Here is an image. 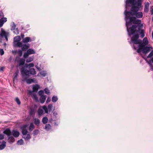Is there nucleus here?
<instances>
[{
  "instance_id": "obj_1",
  "label": "nucleus",
  "mask_w": 153,
  "mask_h": 153,
  "mask_svg": "<svg viewBox=\"0 0 153 153\" xmlns=\"http://www.w3.org/2000/svg\"><path fill=\"white\" fill-rule=\"evenodd\" d=\"M130 20L131 22H132L133 24L137 25H133L129 30L127 28L128 31L131 34L133 35L131 38V40L134 44H140L142 42V41L138 39L139 34H140V37L142 38L145 36L144 30L142 29L143 25L141 23V21L140 20L136 19L135 17H130Z\"/></svg>"
},
{
  "instance_id": "obj_2",
  "label": "nucleus",
  "mask_w": 153,
  "mask_h": 153,
  "mask_svg": "<svg viewBox=\"0 0 153 153\" xmlns=\"http://www.w3.org/2000/svg\"><path fill=\"white\" fill-rule=\"evenodd\" d=\"M142 0H129L128 2L133 5L130 12L125 11V13L126 17H129L130 15H135L138 18H141L143 16V13L141 12H137L141 7Z\"/></svg>"
},
{
  "instance_id": "obj_3",
  "label": "nucleus",
  "mask_w": 153,
  "mask_h": 153,
  "mask_svg": "<svg viewBox=\"0 0 153 153\" xmlns=\"http://www.w3.org/2000/svg\"><path fill=\"white\" fill-rule=\"evenodd\" d=\"M141 43V42L138 45V49H137L135 46H134V48L137 50V52L140 53L142 52L144 54H146L152 50V46L145 47L149 44V41L147 37H145L143 40L142 43Z\"/></svg>"
},
{
  "instance_id": "obj_4",
  "label": "nucleus",
  "mask_w": 153,
  "mask_h": 153,
  "mask_svg": "<svg viewBox=\"0 0 153 153\" xmlns=\"http://www.w3.org/2000/svg\"><path fill=\"white\" fill-rule=\"evenodd\" d=\"M21 71L22 76L24 77L25 76H27L28 77L30 74L35 75L36 73V71L34 68H31L30 71H28L23 68L21 69Z\"/></svg>"
},
{
  "instance_id": "obj_5",
  "label": "nucleus",
  "mask_w": 153,
  "mask_h": 153,
  "mask_svg": "<svg viewBox=\"0 0 153 153\" xmlns=\"http://www.w3.org/2000/svg\"><path fill=\"white\" fill-rule=\"evenodd\" d=\"M21 40L20 37L17 36L14 38L13 44L14 46H18L19 47H22V43L19 42Z\"/></svg>"
},
{
  "instance_id": "obj_6",
  "label": "nucleus",
  "mask_w": 153,
  "mask_h": 153,
  "mask_svg": "<svg viewBox=\"0 0 153 153\" xmlns=\"http://www.w3.org/2000/svg\"><path fill=\"white\" fill-rule=\"evenodd\" d=\"M35 53L34 50L32 49H29L27 50V52L24 54V58H27L29 55L34 54Z\"/></svg>"
},
{
  "instance_id": "obj_7",
  "label": "nucleus",
  "mask_w": 153,
  "mask_h": 153,
  "mask_svg": "<svg viewBox=\"0 0 153 153\" xmlns=\"http://www.w3.org/2000/svg\"><path fill=\"white\" fill-rule=\"evenodd\" d=\"M52 107V105L50 104L48 106V108L46 106H43L42 107V108L44 110L45 113H47L48 111H50L51 110Z\"/></svg>"
},
{
  "instance_id": "obj_8",
  "label": "nucleus",
  "mask_w": 153,
  "mask_h": 153,
  "mask_svg": "<svg viewBox=\"0 0 153 153\" xmlns=\"http://www.w3.org/2000/svg\"><path fill=\"white\" fill-rule=\"evenodd\" d=\"M27 76H25L24 77H23L24 78L23 80H26L27 83L28 84H30L32 82H36V80L35 79H26V77Z\"/></svg>"
},
{
  "instance_id": "obj_9",
  "label": "nucleus",
  "mask_w": 153,
  "mask_h": 153,
  "mask_svg": "<svg viewBox=\"0 0 153 153\" xmlns=\"http://www.w3.org/2000/svg\"><path fill=\"white\" fill-rule=\"evenodd\" d=\"M27 125H24L22 128V132L23 136L26 135L27 133V130L26 129V128L27 127Z\"/></svg>"
},
{
  "instance_id": "obj_10",
  "label": "nucleus",
  "mask_w": 153,
  "mask_h": 153,
  "mask_svg": "<svg viewBox=\"0 0 153 153\" xmlns=\"http://www.w3.org/2000/svg\"><path fill=\"white\" fill-rule=\"evenodd\" d=\"M12 135L15 137H18L19 135V132L15 130H13L12 131Z\"/></svg>"
},
{
  "instance_id": "obj_11",
  "label": "nucleus",
  "mask_w": 153,
  "mask_h": 153,
  "mask_svg": "<svg viewBox=\"0 0 153 153\" xmlns=\"http://www.w3.org/2000/svg\"><path fill=\"white\" fill-rule=\"evenodd\" d=\"M7 21V19L6 18L3 17L0 19V27H2L4 23Z\"/></svg>"
},
{
  "instance_id": "obj_12",
  "label": "nucleus",
  "mask_w": 153,
  "mask_h": 153,
  "mask_svg": "<svg viewBox=\"0 0 153 153\" xmlns=\"http://www.w3.org/2000/svg\"><path fill=\"white\" fill-rule=\"evenodd\" d=\"M149 3L147 2L145 4L144 11L146 12H148L149 10Z\"/></svg>"
},
{
  "instance_id": "obj_13",
  "label": "nucleus",
  "mask_w": 153,
  "mask_h": 153,
  "mask_svg": "<svg viewBox=\"0 0 153 153\" xmlns=\"http://www.w3.org/2000/svg\"><path fill=\"white\" fill-rule=\"evenodd\" d=\"M3 133L8 136L10 135L11 133L10 130L9 128L5 129L3 131Z\"/></svg>"
},
{
  "instance_id": "obj_14",
  "label": "nucleus",
  "mask_w": 153,
  "mask_h": 153,
  "mask_svg": "<svg viewBox=\"0 0 153 153\" xmlns=\"http://www.w3.org/2000/svg\"><path fill=\"white\" fill-rule=\"evenodd\" d=\"M31 41V39L30 37H27L23 39L22 40V42L24 43H26L28 42H29Z\"/></svg>"
},
{
  "instance_id": "obj_15",
  "label": "nucleus",
  "mask_w": 153,
  "mask_h": 153,
  "mask_svg": "<svg viewBox=\"0 0 153 153\" xmlns=\"http://www.w3.org/2000/svg\"><path fill=\"white\" fill-rule=\"evenodd\" d=\"M6 146V142L4 141L2 142L1 144L0 145V150L3 149Z\"/></svg>"
},
{
  "instance_id": "obj_16",
  "label": "nucleus",
  "mask_w": 153,
  "mask_h": 153,
  "mask_svg": "<svg viewBox=\"0 0 153 153\" xmlns=\"http://www.w3.org/2000/svg\"><path fill=\"white\" fill-rule=\"evenodd\" d=\"M46 96L42 95L41 96L40 98V102L42 103H43L45 101L46 99Z\"/></svg>"
},
{
  "instance_id": "obj_17",
  "label": "nucleus",
  "mask_w": 153,
  "mask_h": 153,
  "mask_svg": "<svg viewBox=\"0 0 153 153\" xmlns=\"http://www.w3.org/2000/svg\"><path fill=\"white\" fill-rule=\"evenodd\" d=\"M29 47V46L26 44H24L23 45L22 44V47H21V48H22V51H24L27 50Z\"/></svg>"
},
{
  "instance_id": "obj_18",
  "label": "nucleus",
  "mask_w": 153,
  "mask_h": 153,
  "mask_svg": "<svg viewBox=\"0 0 153 153\" xmlns=\"http://www.w3.org/2000/svg\"><path fill=\"white\" fill-rule=\"evenodd\" d=\"M0 35L1 37H4L5 36L7 35V33L5 31L1 30Z\"/></svg>"
},
{
  "instance_id": "obj_19",
  "label": "nucleus",
  "mask_w": 153,
  "mask_h": 153,
  "mask_svg": "<svg viewBox=\"0 0 153 153\" xmlns=\"http://www.w3.org/2000/svg\"><path fill=\"white\" fill-rule=\"evenodd\" d=\"M39 86L37 85L33 86V91H37L39 88Z\"/></svg>"
},
{
  "instance_id": "obj_20",
  "label": "nucleus",
  "mask_w": 153,
  "mask_h": 153,
  "mask_svg": "<svg viewBox=\"0 0 153 153\" xmlns=\"http://www.w3.org/2000/svg\"><path fill=\"white\" fill-rule=\"evenodd\" d=\"M23 138H24L25 140H27L30 138V136L29 134H28L23 136Z\"/></svg>"
},
{
  "instance_id": "obj_21",
  "label": "nucleus",
  "mask_w": 153,
  "mask_h": 153,
  "mask_svg": "<svg viewBox=\"0 0 153 153\" xmlns=\"http://www.w3.org/2000/svg\"><path fill=\"white\" fill-rule=\"evenodd\" d=\"M8 141L9 143H13L15 141V139L13 137H10L8 138Z\"/></svg>"
},
{
  "instance_id": "obj_22",
  "label": "nucleus",
  "mask_w": 153,
  "mask_h": 153,
  "mask_svg": "<svg viewBox=\"0 0 153 153\" xmlns=\"http://www.w3.org/2000/svg\"><path fill=\"white\" fill-rule=\"evenodd\" d=\"M34 123L36 125H38L40 123V120L38 119L35 118L34 119Z\"/></svg>"
},
{
  "instance_id": "obj_23",
  "label": "nucleus",
  "mask_w": 153,
  "mask_h": 153,
  "mask_svg": "<svg viewBox=\"0 0 153 153\" xmlns=\"http://www.w3.org/2000/svg\"><path fill=\"white\" fill-rule=\"evenodd\" d=\"M25 60L22 59H20L19 61V65H23L25 63Z\"/></svg>"
},
{
  "instance_id": "obj_24",
  "label": "nucleus",
  "mask_w": 153,
  "mask_h": 153,
  "mask_svg": "<svg viewBox=\"0 0 153 153\" xmlns=\"http://www.w3.org/2000/svg\"><path fill=\"white\" fill-rule=\"evenodd\" d=\"M38 114L39 115H42L43 112V111L42 109L40 107L38 111Z\"/></svg>"
},
{
  "instance_id": "obj_25",
  "label": "nucleus",
  "mask_w": 153,
  "mask_h": 153,
  "mask_svg": "<svg viewBox=\"0 0 153 153\" xmlns=\"http://www.w3.org/2000/svg\"><path fill=\"white\" fill-rule=\"evenodd\" d=\"M48 119L46 117H43L42 120V122L44 124L48 122Z\"/></svg>"
},
{
  "instance_id": "obj_26",
  "label": "nucleus",
  "mask_w": 153,
  "mask_h": 153,
  "mask_svg": "<svg viewBox=\"0 0 153 153\" xmlns=\"http://www.w3.org/2000/svg\"><path fill=\"white\" fill-rule=\"evenodd\" d=\"M34 128V126L33 123H31L29 127V129L30 131H31Z\"/></svg>"
},
{
  "instance_id": "obj_27",
  "label": "nucleus",
  "mask_w": 153,
  "mask_h": 153,
  "mask_svg": "<svg viewBox=\"0 0 153 153\" xmlns=\"http://www.w3.org/2000/svg\"><path fill=\"white\" fill-rule=\"evenodd\" d=\"M34 59V57L33 56H32L31 57H30L27 59L26 60L27 62H29L32 61Z\"/></svg>"
},
{
  "instance_id": "obj_28",
  "label": "nucleus",
  "mask_w": 153,
  "mask_h": 153,
  "mask_svg": "<svg viewBox=\"0 0 153 153\" xmlns=\"http://www.w3.org/2000/svg\"><path fill=\"white\" fill-rule=\"evenodd\" d=\"M151 51V50L150 51ZM153 56V49L151 50V52L149 53L148 56H147V58H151Z\"/></svg>"
},
{
  "instance_id": "obj_29",
  "label": "nucleus",
  "mask_w": 153,
  "mask_h": 153,
  "mask_svg": "<svg viewBox=\"0 0 153 153\" xmlns=\"http://www.w3.org/2000/svg\"><path fill=\"white\" fill-rule=\"evenodd\" d=\"M16 25L14 23H13L11 25V30H13L16 28Z\"/></svg>"
},
{
  "instance_id": "obj_30",
  "label": "nucleus",
  "mask_w": 153,
  "mask_h": 153,
  "mask_svg": "<svg viewBox=\"0 0 153 153\" xmlns=\"http://www.w3.org/2000/svg\"><path fill=\"white\" fill-rule=\"evenodd\" d=\"M23 141L22 139H20L18 140L17 143V144L19 145H21L23 144Z\"/></svg>"
},
{
  "instance_id": "obj_31",
  "label": "nucleus",
  "mask_w": 153,
  "mask_h": 153,
  "mask_svg": "<svg viewBox=\"0 0 153 153\" xmlns=\"http://www.w3.org/2000/svg\"><path fill=\"white\" fill-rule=\"evenodd\" d=\"M40 74L43 76H46V73L45 71H42L40 72Z\"/></svg>"
},
{
  "instance_id": "obj_32",
  "label": "nucleus",
  "mask_w": 153,
  "mask_h": 153,
  "mask_svg": "<svg viewBox=\"0 0 153 153\" xmlns=\"http://www.w3.org/2000/svg\"><path fill=\"white\" fill-rule=\"evenodd\" d=\"M58 100V98L56 96H53L52 98V101L53 102H55Z\"/></svg>"
},
{
  "instance_id": "obj_33",
  "label": "nucleus",
  "mask_w": 153,
  "mask_h": 153,
  "mask_svg": "<svg viewBox=\"0 0 153 153\" xmlns=\"http://www.w3.org/2000/svg\"><path fill=\"white\" fill-rule=\"evenodd\" d=\"M32 97L34 99V100L36 101H37L38 100V98L37 97L36 95L35 94H33L32 95Z\"/></svg>"
},
{
  "instance_id": "obj_34",
  "label": "nucleus",
  "mask_w": 153,
  "mask_h": 153,
  "mask_svg": "<svg viewBox=\"0 0 153 153\" xmlns=\"http://www.w3.org/2000/svg\"><path fill=\"white\" fill-rule=\"evenodd\" d=\"M147 62L150 65V66L152 67V66L151 65V62L153 63V57L149 61H147Z\"/></svg>"
},
{
  "instance_id": "obj_35",
  "label": "nucleus",
  "mask_w": 153,
  "mask_h": 153,
  "mask_svg": "<svg viewBox=\"0 0 153 153\" xmlns=\"http://www.w3.org/2000/svg\"><path fill=\"white\" fill-rule=\"evenodd\" d=\"M13 33L16 35H17L19 34V30L18 28H16L15 29L13 30Z\"/></svg>"
},
{
  "instance_id": "obj_36",
  "label": "nucleus",
  "mask_w": 153,
  "mask_h": 153,
  "mask_svg": "<svg viewBox=\"0 0 153 153\" xmlns=\"http://www.w3.org/2000/svg\"><path fill=\"white\" fill-rule=\"evenodd\" d=\"M26 65L27 67H33L34 66V64L33 63H31L29 64H26Z\"/></svg>"
},
{
  "instance_id": "obj_37",
  "label": "nucleus",
  "mask_w": 153,
  "mask_h": 153,
  "mask_svg": "<svg viewBox=\"0 0 153 153\" xmlns=\"http://www.w3.org/2000/svg\"><path fill=\"white\" fill-rule=\"evenodd\" d=\"M45 94H48L50 93L49 90L47 88H45L44 90Z\"/></svg>"
},
{
  "instance_id": "obj_38",
  "label": "nucleus",
  "mask_w": 153,
  "mask_h": 153,
  "mask_svg": "<svg viewBox=\"0 0 153 153\" xmlns=\"http://www.w3.org/2000/svg\"><path fill=\"white\" fill-rule=\"evenodd\" d=\"M51 127V125L49 124L46 125L45 126V129H49Z\"/></svg>"
},
{
  "instance_id": "obj_39",
  "label": "nucleus",
  "mask_w": 153,
  "mask_h": 153,
  "mask_svg": "<svg viewBox=\"0 0 153 153\" xmlns=\"http://www.w3.org/2000/svg\"><path fill=\"white\" fill-rule=\"evenodd\" d=\"M16 101L18 105L20 104L21 102H20V100L19 98H16Z\"/></svg>"
},
{
  "instance_id": "obj_40",
  "label": "nucleus",
  "mask_w": 153,
  "mask_h": 153,
  "mask_svg": "<svg viewBox=\"0 0 153 153\" xmlns=\"http://www.w3.org/2000/svg\"><path fill=\"white\" fill-rule=\"evenodd\" d=\"M39 133V131L38 130H35L33 132V134L34 135L37 134Z\"/></svg>"
},
{
  "instance_id": "obj_41",
  "label": "nucleus",
  "mask_w": 153,
  "mask_h": 153,
  "mask_svg": "<svg viewBox=\"0 0 153 153\" xmlns=\"http://www.w3.org/2000/svg\"><path fill=\"white\" fill-rule=\"evenodd\" d=\"M44 94V91L42 90L40 91L39 92V95H40L41 96H42V95H43L42 94Z\"/></svg>"
},
{
  "instance_id": "obj_42",
  "label": "nucleus",
  "mask_w": 153,
  "mask_h": 153,
  "mask_svg": "<svg viewBox=\"0 0 153 153\" xmlns=\"http://www.w3.org/2000/svg\"><path fill=\"white\" fill-rule=\"evenodd\" d=\"M18 53L20 56H21L22 54V51L19 50L18 51Z\"/></svg>"
},
{
  "instance_id": "obj_43",
  "label": "nucleus",
  "mask_w": 153,
  "mask_h": 153,
  "mask_svg": "<svg viewBox=\"0 0 153 153\" xmlns=\"http://www.w3.org/2000/svg\"><path fill=\"white\" fill-rule=\"evenodd\" d=\"M0 53L1 55H3L4 54V51L3 49H0Z\"/></svg>"
},
{
  "instance_id": "obj_44",
  "label": "nucleus",
  "mask_w": 153,
  "mask_h": 153,
  "mask_svg": "<svg viewBox=\"0 0 153 153\" xmlns=\"http://www.w3.org/2000/svg\"><path fill=\"white\" fill-rule=\"evenodd\" d=\"M30 115H32L33 114H34V110H31L30 112Z\"/></svg>"
},
{
  "instance_id": "obj_45",
  "label": "nucleus",
  "mask_w": 153,
  "mask_h": 153,
  "mask_svg": "<svg viewBox=\"0 0 153 153\" xmlns=\"http://www.w3.org/2000/svg\"><path fill=\"white\" fill-rule=\"evenodd\" d=\"M51 100V98L50 97H48L47 99V100L46 101V102L48 103V102H49Z\"/></svg>"
},
{
  "instance_id": "obj_46",
  "label": "nucleus",
  "mask_w": 153,
  "mask_h": 153,
  "mask_svg": "<svg viewBox=\"0 0 153 153\" xmlns=\"http://www.w3.org/2000/svg\"><path fill=\"white\" fill-rule=\"evenodd\" d=\"M3 16V14L2 11H0V17Z\"/></svg>"
},
{
  "instance_id": "obj_47",
  "label": "nucleus",
  "mask_w": 153,
  "mask_h": 153,
  "mask_svg": "<svg viewBox=\"0 0 153 153\" xmlns=\"http://www.w3.org/2000/svg\"><path fill=\"white\" fill-rule=\"evenodd\" d=\"M150 11L152 14H153V7H152L151 8Z\"/></svg>"
},
{
  "instance_id": "obj_48",
  "label": "nucleus",
  "mask_w": 153,
  "mask_h": 153,
  "mask_svg": "<svg viewBox=\"0 0 153 153\" xmlns=\"http://www.w3.org/2000/svg\"><path fill=\"white\" fill-rule=\"evenodd\" d=\"M18 71H17L15 72V77L17 76V75H18Z\"/></svg>"
},
{
  "instance_id": "obj_49",
  "label": "nucleus",
  "mask_w": 153,
  "mask_h": 153,
  "mask_svg": "<svg viewBox=\"0 0 153 153\" xmlns=\"http://www.w3.org/2000/svg\"><path fill=\"white\" fill-rule=\"evenodd\" d=\"M4 68L3 67H1L0 68V71H3V69H4Z\"/></svg>"
},
{
  "instance_id": "obj_50",
  "label": "nucleus",
  "mask_w": 153,
  "mask_h": 153,
  "mask_svg": "<svg viewBox=\"0 0 153 153\" xmlns=\"http://www.w3.org/2000/svg\"><path fill=\"white\" fill-rule=\"evenodd\" d=\"M5 39H6V40L7 41L8 40V39H7V35L5 36V37H4Z\"/></svg>"
},
{
  "instance_id": "obj_51",
  "label": "nucleus",
  "mask_w": 153,
  "mask_h": 153,
  "mask_svg": "<svg viewBox=\"0 0 153 153\" xmlns=\"http://www.w3.org/2000/svg\"><path fill=\"white\" fill-rule=\"evenodd\" d=\"M21 37L22 38H23L24 37V34H22L21 35Z\"/></svg>"
},
{
  "instance_id": "obj_52",
  "label": "nucleus",
  "mask_w": 153,
  "mask_h": 153,
  "mask_svg": "<svg viewBox=\"0 0 153 153\" xmlns=\"http://www.w3.org/2000/svg\"><path fill=\"white\" fill-rule=\"evenodd\" d=\"M152 38L153 39V31L152 32Z\"/></svg>"
},
{
  "instance_id": "obj_53",
  "label": "nucleus",
  "mask_w": 153,
  "mask_h": 153,
  "mask_svg": "<svg viewBox=\"0 0 153 153\" xmlns=\"http://www.w3.org/2000/svg\"><path fill=\"white\" fill-rule=\"evenodd\" d=\"M126 25L127 26V23L126 22Z\"/></svg>"
}]
</instances>
